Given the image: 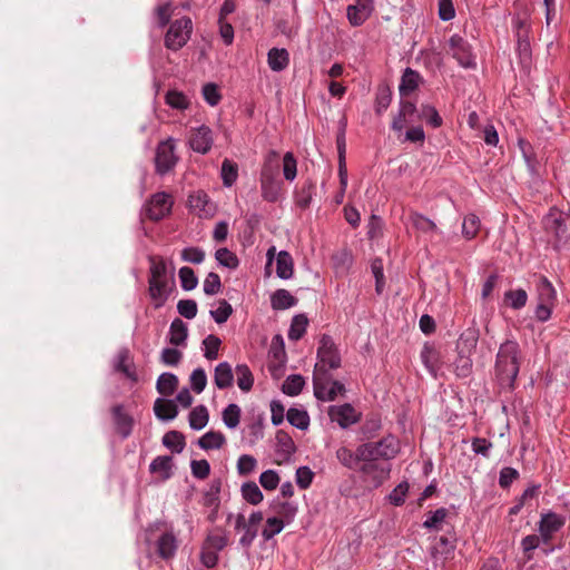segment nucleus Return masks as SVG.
<instances>
[{
	"label": "nucleus",
	"mask_w": 570,
	"mask_h": 570,
	"mask_svg": "<svg viewBox=\"0 0 570 570\" xmlns=\"http://www.w3.org/2000/svg\"><path fill=\"white\" fill-rule=\"evenodd\" d=\"M419 118L425 119V121L433 128H439L443 125L442 117L435 107L431 105H422Z\"/></svg>",
	"instance_id": "nucleus-61"
},
{
	"label": "nucleus",
	"mask_w": 570,
	"mask_h": 570,
	"mask_svg": "<svg viewBox=\"0 0 570 570\" xmlns=\"http://www.w3.org/2000/svg\"><path fill=\"white\" fill-rule=\"evenodd\" d=\"M214 382L219 390H225L233 385L234 374L229 363L222 362L215 367Z\"/></svg>",
	"instance_id": "nucleus-26"
},
{
	"label": "nucleus",
	"mask_w": 570,
	"mask_h": 570,
	"mask_svg": "<svg viewBox=\"0 0 570 570\" xmlns=\"http://www.w3.org/2000/svg\"><path fill=\"white\" fill-rule=\"evenodd\" d=\"M163 444L175 453H181L186 446L185 435L176 430L168 431L163 436Z\"/></svg>",
	"instance_id": "nucleus-41"
},
{
	"label": "nucleus",
	"mask_w": 570,
	"mask_h": 570,
	"mask_svg": "<svg viewBox=\"0 0 570 570\" xmlns=\"http://www.w3.org/2000/svg\"><path fill=\"white\" fill-rule=\"evenodd\" d=\"M297 302L298 299L284 288L276 289L271 296V305L275 311L291 308L295 306Z\"/></svg>",
	"instance_id": "nucleus-27"
},
{
	"label": "nucleus",
	"mask_w": 570,
	"mask_h": 570,
	"mask_svg": "<svg viewBox=\"0 0 570 570\" xmlns=\"http://www.w3.org/2000/svg\"><path fill=\"white\" fill-rule=\"evenodd\" d=\"M173 466L174 462L170 455H159L151 461L149 465V472L153 474L160 473L161 480L165 481L171 478Z\"/></svg>",
	"instance_id": "nucleus-29"
},
{
	"label": "nucleus",
	"mask_w": 570,
	"mask_h": 570,
	"mask_svg": "<svg viewBox=\"0 0 570 570\" xmlns=\"http://www.w3.org/2000/svg\"><path fill=\"white\" fill-rule=\"evenodd\" d=\"M277 443V452L283 456L284 461H288L289 458L296 452V445L292 436L283 431L278 430L275 435Z\"/></svg>",
	"instance_id": "nucleus-28"
},
{
	"label": "nucleus",
	"mask_w": 570,
	"mask_h": 570,
	"mask_svg": "<svg viewBox=\"0 0 570 570\" xmlns=\"http://www.w3.org/2000/svg\"><path fill=\"white\" fill-rule=\"evenodd\" d=\"M213 142V131L208 126L202 125L190 131L188 144L194 151L206 155L212 149Z\"/></svg>",
	"instance_id": "nucleus-12"
},
{
	"label": "nucleus",
	"mask_w": 570,
	"mask_h": 570,
	"mask_svg": "<svg viewBox=\"0 0 570 570\" xmlns=\"http://www.w3.org/2000/svg\"><path fill=\"white\" fill-rule=\"evenodd\" d=\"M175 283L171 286L167 281L148 282V293L150 298L155 302V308H160L167 302Z\"/></svg>",
	"instance_id": "nucleus-17"
},
{
	"label": "nucleus",
	"mask_w": 570,
	"mask_h": 570,
	"mask_svg": "<svg viewBox=\"0 0 570 570\" xmlns=\"http://www.w3.org/2000/svg\"><path fill=\"white\" fill-rule=\"evenodd\" d=\"M399 442L395 436L387 435L377 442H365L358 445V456L362 460H391L399 453Z\"/></svg>",
	"instance_id": "nucleus-3"
},
{
	"label": "nucleus",
	"mask_w": 570,
	"mask_h": 570,
	"mask_svg": "<svg viewBox=\"0 0 570 570\" xmlns=\"http://www.w3.org/2000/svg\"><path fill=\"white\" fill-rule=\"evenodd\" d=\"M358 471L365 488L373 490L380 488L389 479L391 464L376 460H362Z\"/></svg>",
	"instance_id": "nucleus-5"
},
{
	"label": "nucleus",
	"mask_w": 570,
	"mask_h": 570,
	"mask_svg": "<svg viewBox=\"0 0 570 570\" xmlns=\"http://www.w3.org/2000/svg\"><path fill=\"white\" fill-rule=\"evenodd\" d=\"M537 292L539 303L554 305L557 293L553 285L546 276L540 277L537 285Z\"/></svg>",
	"instance_id": "nucleus-35"
},
{
	"label": "nucleus",
	"mask_w": 570,
	"mask_h": 570,
	"mask_svg": "<svg viewBox=\"0 0 570 570\" xmlns=\"http://www.w3.org/2000/svg\"><path fill=\"white\" fill-rule=\"evenodd\" d=\"M112 420L116 432L122 438L127 439L135 424V420L131 415L125 412L124 405L117 404L111 407Z\"/></svg>",
	"instance_id": "nucleus-13"
},
{
	"label": "nucleus",
	"mask_w": 570,
	"mask_h": 570,
	"mask_svg": "<svg viewBox=\"0 0 570 570\" xmlns=\"http://www.w3.org/2000/svg\"><path fill=\"white\" fill-rule=\"evenodd\" d=\"M237 385L243 392H249L254 385V376L246 364H238L235 368Z\"/></svg>",
	"instance_id": "nucleus-52"
},
{
	"label": "nucleus",
	"mask_w": 570,
	"mask_h": 570,
	"mask_svg": "<svg viewBox=\"0 0 570 570\" xmlns=\"http://www.w3.org/2000/svg\"><path fill=\"white\" fill-rule=\"evenodd\" d=\"M165 102L177 110H186L189 108L190 101L187 96L178 90H168L165 96Z\"/></svg>",
	"instance_id": "nucleus-49"
},
{
	"label": "nucleus",
	"mask_w": 570,
	"mask_h": 570,
	"mask_svg": "<svg viewBox=\"0 0 570 570\" xmlns=\"http://www.w3.org/2000/svg\"><path fill=\"white\" fill-rule=\"evenodd\" d=\"M410 220L413 227H415L420 232L429 233L436 230V225L434 222L416 212H412L410 214Z\"/></svg>",
	"instance_id": "nucleus-63"
},
{
	"label": "nucleus",
	"mask_w": 570,
	"mask_h": 570,
	"mask_svg": "<svg viewBox=\"0 0 570 570\" xmlns=\"http://www.w3.org/2000/svg\"><path fill=\"white\" fill-rule=\"evenodd\" d=\"M452 57L463 68H475V57L472 52V47L468 40L459 35H453L449 40Z\"/></svg>",
	"instance_id": "nucleus-9"
},
{
	"label": "nucleus",
	"mask_w": 570,
	"mask_h": 570,
	"mask_svg": "<svg viewBox=\"0 0 570 570\" xmlns=\"http://www.w3.org/2000/svg\"><path fill=\"white\" fill-rule=\"evenodd\" d=\"M279 154L276 150H269L264 159L259 178H279Z\"/></svg>",
	"instance_id": "nucleus-24"
},
{
	"label": "nucleus",
	"mask_w": 570,
	"mask_h": 570,
	"mask_svg": "<svg viewBox=\"0 0 570 570\" xmlns=\"http://www.w3.org/2000/svg\"><path fill=\"white\" fill-rule=\"evenodd\" d=\"M392 90L387 83H381L376 88L374 110L376 116H381L391 105Z\"/></svg>",
	"instance_id": "nucleus-30"
},
{
	"label": "nucleus",
	"mask_w": 570,
	"mask_h": 570,
	"mask_svg": "<svg viewBox=\"0 0 570 570\" xmlns=\"http://www.w3.org/2000/svg\"><path fill=\"white\" fill-rule=\"evenodd\" d=\"M209 420V413L205 405L195 406L188 415L189 425L193 430L204 429Z\"/></svg>",
	"instance_id": "nucleus-42"
},
{
	"label": "nucleus",
	"mask_w": 570,
	"mask_h": 570,
	"mask_svg": "<svg viewBox=\"0 0 570 570\" xmlns=\"http://www.w3.org/2000/svg\"><path fill=\"white\" fill-rule=\"evenodd\" d=\"M157 554L160 559L168 561L171 560L178 549V540L175 533L165 531L156 541Z\"/></svg>",
	"instance_id": "nucleus-14"
},
{
	"label": "nucleus",
	"mask_w": 570,
	"mask_h": 570,
	"mask_svg": "<svg viewBox=\"0 0 570 570\" xmlns=\"http://www.w3.org/2000/svg\"><path fill=\"white\" fill-rule=\"evenodd\" d=\"M446 515L448 509L445 508H439L435 511H431L428 513V518L423 522V527L429 530H440Z\"/></svg>",
	"instance_id": "nucleus-60"
},
{
	"label": "nucleus",
	"mask_w": 570,
	"mask_h": 570,
	"mask_svg": "<svg viewBox=\"0 0 570 570\" xmlns=\"http://www.w3.org/2000/svg\"><path fill=\"white\" fill-rule=\"evenodd\" d=\"M154 412L159 420L170 421L178 415V406L174 400L158 397L154 403Z\"/></svg>",
	"instance_id": "nucleus-21"
},
{
	"label": "nucleus",
	"mask_w": 570,
	"mask_h": 570,
	"mask_svg": "<svg viewBox=\"0 0 570 570\" xmlns=\"http://www.w3.org/2000/svg\"><path fill=\"white\" fill-rule=\"evenodd\" d=\"M289 62V56L286 49L272 48L268 51V65L273 71L284 70Z\"/></svg>",
	"instance_id": "nucleus-39"
},
{
	"label": "nucleus",
	"mask_w": 570,
	"mask_h": 570,
	"mask_svg": "<svg viewBox=\"0 0 570 570\" xmlns=\"http://www.w3.org/2000/svg\"><path fill=\"white\" fill-rule=\"evenodd\" d=\"M566 523V519L554 512H548L541 515L539 531L558 532Z\"/></svg>",
	"instance_id": "nucleus-38"
},
{
	"label": "nucleus",
	"mask_w": 570,
	"mask_h": 570,
	"mask_svg": "<svg viewBox=\"0 0 570 570\" xmlns=\"http://www.w3.org/2000/svg\"><path fill=\"white\" fill-rule=\"evenodd\" d=\"M226 443L225 435L219 431H209L198 439L197 444L203 450L220 449Z\"/></svg>",
	"instance_id": "nucleus-36"
},
{
	"label": "nucleus",
	"mask_w": 570,
	"mask_h": 570,
	"mask_svg": "<svg viewBox=\"0 0 570 570\" xmlns=\"http://www.w3.org/2000/svg\"><path fill=\"white\" fill-rule=\"evenodd\" d=\"M220 174H222V179H223L224 186H226V187L233 186L238 177L237 164L229 159H224V161L222 164Z\"/></svg>",
	"instance_id": "nucleus-56"
},
{
	"label": "nucleus",
	"mask_w": 570,
	"mask_h": 570,
	"mask_svg": "<svg viewBox=\"0 0 570 570\" xmlns=\"http://www.w3.org/2000/svg\"><path fill=\"white\" fill-rule=\"evenodd\" d=\"M519 147L522 151V155L530 171L532 174H538L539 160L531 144L524 139H519Z\"/></svg>",
	"instance_id": "nucleus-55"
},
{
	"label": "nucleus",
	"mask_w": 570,
	"mask_h": 570,
	"mask_svg": "<svg viewBox=\"0 0 570 570\" xmlns=\"http://www.w3.org/2000/svg\"><path fill=\"white\" fill-rule=\"evenodd\" d=\"M178 386V379L173 373H163L159 375L156 384V389L159 394L169 396Z\"/></svg>",
	"instance_id": "nucleus-44"
},
{
	"label": "nucleus",
	"mask_w": 570,
	"mask_h": 570,
	"mask_svg": "<svg viewBox=\"0 0 570 570\" xmlns=\"http://www.w3.org/2000/svg\"><path fill=\"white\" fill-rule=\"evenodd\" d=\"M521 362L522 351L517 341L507 340L499 346L494 372L501 387L514 390Z\"/></svg>",
	"instance_id": "nucleus-1"
},
{
	"label": "nucleus",
	"mask_w": 570,
	"mask_h": 570,
	"mask_svg": "<svg viewBox=\"0 0 570 570\" xmlns=\"http://www.w3.org/2000/svg\"><path fill=\"white\" fill-rule=\"evenodd\" d=\"M548 243L554 250L570 249V215L552 207L542 219Z\"/></svg>",
	"instance_id": "nucleus-2"
},
{
	"label": "nucleus",
	"mask_w": 570,
	"mask_h": 570,
	"mask_svg": "<svg viewBox=\"0 0 570 570\" xmlns=\"http://www.w3.org/2000/svg\"><path fill=\"white\" fill-rule=\"evenodd\" d=\"M382 428L381 416L377 413L366 415L365 421L360 428V440L370 441L374 439Z\"/></svg>",
	"instance_id": "nucleus-23"
},
{
	"label": "nucleus",
	"mask_w": 570,
	"mask_h": 570,
	"mask_svg": "<svg viewBox=\"0 0 570 570\" xmlns=\"http://www.w3.org/2000/svg\"><path fill=\"white\" fill-rule=\"evenodd\" d=\"M455 550V539H450L445 535L439 538L432 548V556L436 558L438 554L443 557L444 560L451 558Z\"/></svg>",
	"instance_id": "nucleus-47"
},
{
	"label": "nucleus",
	"mask_w": 570,
	"mask_h": 570,
	"mask_svg": "<svg viewBox=\"0 0 570 570\" xmlns=\"http://www.w3.org/2000/svg\"><path fill=\"white\" fill-rule=\"evenodd\" d=\"M471 355L458 352L453 366L454 373L459 379H466L472 374L473 362Z\"/></svg>",
	"instance_id": "nucleus-46"
},
{
	"label": "nucleus",
	"mask_w": 570,
	"mask_h": 570,
	"mask_svg": "<svg viewBox=\"0 0 570 570\" xmlns=\"http://www.w3.org/2000/svg\"><path fill=\"white\" fill-rule=\"evenodd\" d=\"M203 345L205 347L204 356L208 361H214L218 357V351L222 345V340L218 336L209 334L203 340Z\"/></svg>",
	"instance_id": "nucleus-59"
},
{
	"label": "nucleus",
	"mask_w": 570,
	"mask_h": 570,
	"mask_svg": "<svg viewBox=\"0 0 570 570\" xmlns=\"http://www.w3.org/2000/svg\"><path fill=\"white\" fill-rule=\"evenodd\" d=\"M173 207V200L166 193H157L150 198L146 215L150 220L159 222L164 217L170 214Z\"/></svg>",
	"instance_id": "nucleus-10"
},
{
	"label": "nucleus",
	"mask_w": 570,
	"mask_h": 570,
	"mask_svg": "<svg viewBox=\"0 0 570 570\" xmlns=\"http://www.w3.org/2000/svg\"><path fill=\"white\" fill-rule=\"evenodd\" d=\"M528 294L524 289H510L504 293V302L513 309H520L525 306Z\"/></svg>",
	"instance_id": "nucleus-53"
},
{
	"label": "nucleus",
	"mask_w": 570,
	"mask_h": 570,
	"mask_svg": "<svg viewBox=\"0 0 570 570\" xmlns=\"http://www.w3.org/2000/svg\"><path fill=\"white\" fill-rule=\"evenodd\" d=\"M243 499L249 504L257 505L264 499V495L254 481L243 483L240 488Z\"/></svg>",
	"instance_id": "nucleus-48"
},
{
	"label": "nucleus",
	"mask_w": 570,
	"mask_h": 570,
	"mask_svg": "<svg viewBox=\"0 0 570 570\" xmlns=\"http://www.w3.org/2000/svg\"><path fill=\"white\" fill-rule=\"evenodd\" d=\"M328 416L332 421L337 422L342 429H347L352 424L357 423L361 420L362 414L357 412L352 404L345 403L338 406H331L328 410Z\"/></svg>",
	"instance_id": "nucleus-11"
},
{
	"label": "nucleus",
	"mask_w": 570,
	"mask_h": 570,
	"mask_svg": "<svg viewBox=\"0 0 570 570\" xmlns=\"http://www.w3.org/2000/svg\"><path fill=\"white\" fill-rule=\"evenodd\" d=\"M286 417L291 425L299 430H306L309 425V416L305 410L291 407L287 411Z\"/></svg>",
	"instance_id": "nucleus-50"
},
{
	"label": "nucleus",
	"mask_w": 570,
	"mask_h": 570,
	"mask_svg": "<svg viewBox=\"0 0 570 570\" xmlns=\"http://www.w3.org/2000/svg\"><path fill=\"white\" fill-rule=\"evenodd\" d=\"M480 218L474 214H469L464 217L462 224V234L466 239H473L480 229Z\"/></svg>",
	"instance_id": "nucleus-58"
},
{
	"label": "nucleus",
	"mask_w": 570,
	"mask_h": 570,
	"mask_svg": "<svg viewBox=\"0 0 570 570\" xmlns=\"http://www.w3.org/2000/svg\"><path fill=\"white\" fill-rule=\"evenodd\" d=\"M187 337V325L180 318H175L169 327V343L175 346L185 345Z\"/></svg>",
	"instance_id": "nucleus-34"
},
{
	"label": "nucleus",
	"mask_w": 570,
	"mask_h": 570,
	"mask_svg": "<svg viewBox=\"0 0 570 570\" xmlns=\"http://www.w3.org/2000/svg\"><path fill=\"white\" fill-rule=\"evenodd\" d=\"M336 458L345 468L350 470H356V468L362 462V459L358 456V446L356 448L355 452L345 446H341L336 451Z\"/></svg>",
	"instance_id": "nucleus-43"
},
{
	"label": "nucleus",
	"mask_w": 570,
	"mask_h": 570,
	"mask_svg": "<svg viewBox=\"0 0 570 570\" xmlns=\"http://www.w3.org/2000/svg\"><path fill=\"white\" fill-rule=\"evenodd\" d=\"M320 371V367H317ZM314 395L318 401H334L337 395H344L345 385L336 380H332L327 368L321 367V374L313 375Z\"/></svg>",
	"instance_id": "nucleus-4"
},
{
	"label": "nucleus",
	"mask_w": 570,
	"mask_h": 570,
	"mask_svg": "<svg viewBox=\"0 0 570 570\" xmlns=\"http://www.w3.org/2000/svg\"><path fill=\"white\" fill-rule=\"evenodd\" d=\"M421 82V75L416 70L407 67L401 77V82L399 86L401 97H407L410 94L415 91Z\"/></svg>",
	"instance_id": "nucleus-20"
},
{
	"label": "nucleus",
	"mask_w": 570,
	"mask_h": 570,
	"mask_svg": "<svg viewBox=\"0 0 570 570\" xmlns=\"http://www.w3.org/2000/svg\"><path fill=\"white\" fill-rule=\"evenodd\" d=\"M305 385V380L299 374L289 375L282 385V391L288 396L298 395Z\"/></svg>",
	"instance_id": "nucleus-51"
},
{
	"label": "nucleus",
	"mask_w": 570,
	"mask_h": 570,
	"mask_svg": "<svg viewBox=\"0 0 570 570\" xmlns=\"http://www.w3.org/2000/svg\"><path fill=\"white\" fill-rule=\"evenodd\" d=\"M150 263L148 282L167 281V265L161 256L150 255L148 257Z\"/></svg>",
	"instance_id": "nucleus-31"
},
{
	"label": "nucleus",
	"mask_w": 570,
	"mask_h": 570,
	"mask_svg": "<svg viewBox=\"0 0 570 570\" xmlns=\"http://www.w3.org/2000/svg\"><path fill=\"white\" fill-rule=\"evenodd\" d=\"M262 197L268 203H276L284 190V181L281 178H259Z\"/></svg>",
	"instance_id": "nucleus-18"
},
{
	"label": "nucleus",
	"mask_w": 570,
	"mask_h": 570,
	"mask_svg": "<svg viewBox=\"0 0 570 570\" xmlns=\"http://www.w3.org/2000/svg\"><path fill=\"white\" fill-rule=\"evenodd\" d=\"M269 361L286 362L287 355L285 351V343L281 334H276L272 338L269 352Z\"/></svg>",
	"instance_id": "nucleus-54"
},
{
	"label": "nucleus",
	"mask_w": 570,
	"mask_h": 570,
	"mask_svg": "<svg viewBox=\"0 0 570 570\" xmlns=\"http://www.w3.org/2000/svg\"><path fill=\"white\" fill-rule=\"evenodd\" d=\"M116 370L125 374L129 380L134 382L138 381V375L135 371L134 363L130 360L128 350H122L119 352Z\"/></svg>",
	"instance_id": "nucleus-40"
},
{
	"label": "nucleus",
	"mask_w": 570,
	"mask_h": 570,
	"mask_svg": "<svg viewBox=\"0 0 570 570\" xmlns=\"http://www.w3.org/2000/svg\"><path fill=\"white\" fill-rule=\"evenodd\" d=\"M372 12V0H356L346 9L347 19L353 27L362 26Z\"/></svg>",
	"instance_id": "nucleus-15"
},
{
	"label": "nucleus",
	"mask_w": 570,
	"mask_h": 570,
	"mask_svg": "<svg viewBox=\"0 0 570 570\" xmlns=\"http://www.w3.org/2000/svg\"><path fill=\"white\" fill-rule=\"evenodd\" d=\"M191 32L193 21L189 17L184 16L174 20L165 35V47L173 51L181 49L190 39Z\"/></svg>",
	"instance_id": "nucleus-6"
},
{
	"label": "nucleus",
	"mask_w": 570,
	"mask_h": 570,
	"mask_svg": "<svg viewBox=\"0 0 570 570\" xmlns=\"http://www.w3.org/2000/svg\"><path fill=\"white\" fill-rule=\"evenodd\" d=\"M240 407L235 404H228L223 411V421L225 425L229 429H235L240 421Z\"/></svg>",
	"instance_id": "nucleus-62"
},
{
	"label": "nucleus",
	"mask_w": 570,
	"mask_h": 570,
	"mask_svg": "<svg viewBox=\"0 0 570 570\" xmlns=\"http://www.w3.org/2000/svg\"><path fill=\"white\" fill-rule=\"evenodd\" d=\"M315 191V184L312 179H307L303 183L301 188L295 193V204L301 209L309 207L313 195Z\"/></svg>",
	"instance_id": "nucleus-37"
},
{
	"label": "nucleus",
	"mask_w": 570,
	"mask_h": 570,
	"mask_svg": "<svg viewBox=\"0 0 570 570\" xmlns=\"http://www.w3.org/2000/svg\"><path fill=\"white\" fill-rule=\"evenodd\" d=\"M479 336L480 331L478 327H468L461 333L456 342V351L462 354H473L479 341Z\"/></svg>",
	"instance_id": "nucleus-19"
},
{
	"label": "nucleus",
	"mask_w": 570,
	"mask_h": 570,
	"mask_svg": "<svg viewBox=\"0 0 570 570\" xmlns=\"http://www.w3.org/2000/svg\"><path fill=\"white\" fill-rule=\"evenodd\" d=\"M294 273V262L291 254L286 250H281L276 258V274L282 279H288Z\"/></svg>",
	"instance_id": "nucleus-33"
},
{
	"label": "nucleus",
	"mask_w": 570,
	"mask_h": 570,
	"mask_svg": "<svg viewBox=\"0 0 570 570\" xmlns=\"http://www.w3.org/2000/svg\"><path fill=\"white\" fill-rule=\"evenodd\" d=\"M318 363L315 364L314 374H321L317 367L336 370L341 367L342 358L340 351L334 343L332 336L323 334L320 338V346L317 348Z\"/></svg>",
	"instance_id": "nucleus-7"
},
{
	"label": "nucleus",
	"mask_w": 570,
	"mask_h": 570,
	"mask_svg": "<svg viewBox=\"0 0 570 570\" xmlns=\"http://www.w3.org/2000/svg\"><path fill=\"white\" fill-rule=\"evenodd\" d=\"M264 515L261 511L253 512L248 519V522L245 528V533L239 539V543L248 548L252 546L253 541L257 535V527L263 521Z\"/></svg>",
	"instance_id": "nucleus-25"
},
{
	"label": "nucleus",
	"mask_w": 570,
	"mask_h": 570,
	"mask_svg": "<svg viewBox=\"0 0 570 570\" xmlns=\"http://www.w3.org/2000/svg\"><path fill=\"white\" fill-rule=\"evenodd\" d=\"M421 360L429 372L436 377L441 367V355L434 345L425 344L421 351Z\"/></svg>",
	"instance_id": "nucleus-22"
},
{
	"label": "nucleus",
	"mask_w": 570,
	"mask_h": 570,
	"mask_svg": "<svg viewBox=\"0 0 570 570\" xmlns=\"http://www.w3.org/2000/svg\"><path fill=\"white\" fill-rule=\"evenodd\" d=\"M285 522L283 519L277 517H272L266 520V527L262 531V537L265 541L271 540L274 535L282 532L284 529Z\"/></svg>",
	"instance_id": "nucleus-64"
},
{
	"label": "nucleus",
	"mask_w": 570,
	"mask_h": 570,
	"mask_svg": "<svg viewBox=\"0 0 570 570\" xmlns=\"http://www.w3.org/2000/svg\"><path fill=\"white\" fill-rule=\"evenodd\" d=\"M336 148L338 154V177L342 185L343 191L347 187V168H346V138H345V125H342L336 136Z\"/></svg>",
	"instance_id": "nucleus-16"
},
{
	"label": "nucleus",
	"mask_w": 570,
	"mask_h": 570,
	"mask_svg": "<svg viewBox=\"0 0 570 570\" xmlns=\"http://www.w3.org/2000/svg\"><path fill=\"white\" fill-rule=\"evenodd\" d=\"M223 481L222 479H213L208 490L203 495V504L206 508H215L219 509L220 507V491H222Z\"/></svg>",
	"instance_id": "nucleus-32"
},
{
	"label": "nucleus",
	"mask_w": 570,
	"mask_h": 570,
	"mask_svg": "<svg viewBox=\"0 0 570 570\" xmlns=\"http://www.w3.org/2000/svg\"><path fill=\"white\" fill-rule=\"evenodd\" d=\"M308 325V318L305 314H297L292 318V323L288 330V338L291 341L301 340L306 333Z\"/></svg>",
	"instance_id": "nucleus-45"
},
{
	"label": "nucleus",
	"mask_w": 570,
	"mask_h": 570,
	"mask_svg": "<svg viewBox=\"0 0 570 570\" xmlns=\"http://www.w3.org/2000/svg\"><path fill=\"white\" fill-rule=\"evenodd\" d=\"M178 161L173 138L160 141L156 148L155 167L158 175H166Z\"/></svg>",
	"instance_id": "nucleus-8"
},
{
	"label": "nucleus",
	"mask_w": 570,
	"mask_h": 570,
	"mask_svg": "<svg viewBox=\"0 0 570 570\" xmlns=\"http://www.w3.org/2000/svg\"><path fill=\"white\" fill-rule=\"evenodd\" d=\"M215 258L222 266L230 269H236L239 265V259L236 254L227 247L218 248L215 253Z\"/></svg>",
	"instance_id": "nucleus-57"
}]
</instances>
